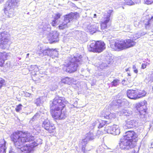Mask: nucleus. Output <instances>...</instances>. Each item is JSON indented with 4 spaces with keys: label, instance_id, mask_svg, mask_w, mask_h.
<instances>
[{
    "label": "nucleus",
    "instance_id": "nucleus-1",
    "mask_svg": "<svg viewBox=\"0 0 153 153\" xmlns=\"http://www.w3.org/2000/svg\"><path fill=\"white\" fill-rule=\"evenodd\" d=\"M65 98L57 96L50 101V111L52 117L56 120H62L67 116L66 112L63 111L65 107Z\"/></svg>",
    "mask_w": 153,
    "mask_h": 153
},
{
    "label": "nucleus",
    "instance_id": "nucleus-2",
    "mask_svg": "<svg viewBox=\"0 0 153 153\" xmlns=\"http://www.w3.org/2000/svg\"><path fill=\"white\" fill-rule=\"evenodd\" d=\"M10 138L14 145L17 147L34 139V137L28 131L23 130L14 131L10 136Z\"/></svg>",
    "mask_w": 153,
    "mask_h": 153
},
{
    "label": "nucleus",
    "instance_id": "nucleus-3",
    "mask_svg": "<svg viewBox=\"0 0 153 153\" xmlns=\"http://www.w3.org/2000/svg\"><path fill=\"white\" fill-rule=\"evenodd\" d=\"M125 134L120 139L119 144L121 150H126L132 148L134 143L137 142L138 137L137 134L134 131H126Z\"/></svg>",
    "mask_w": 153,
    "mask_h": 153
},
{
    "label": "nucleus",
    "instance_id": "nucleus-4",
    "mask_svg": "<svg viewBox=\"0 0 153 153\" xmlns=\"http://www.w3.org/2000/svg\"><path fill=\"white\" fill-rule=\"evenodd\" d=\"M80 62L79 58L75 56L69 58L68 62L63 65V70L69 73H73L76 71L78 66L77 63Z\"/></svg>",
    "mask_w": 153,
    "mask_h": 153
},
{
    "label": "nucleus",
    "instance_id": "nucleus-5",
    "mask_svg": "<svg viewBox=\"0 0 153 153\" xmlns=\"http://www.w3.org/2000/svg\"><path fill=\"white\" fill-rule=\"evenodd\" d=\"M19 0H9L7 1L5 5L3 11L4 13L8 17H11L14 14V8L18 6Z\"/></svg>",
    "mask_w": 153,
    "mask_h": 153
},
{
    "label": "nucleus",
    "instance_id": "nucleus-6",
    "mask_svg": "<svg viewBox=\"0 0 153 153\" xmlns=\"http://www.w3.org/2000/svg\"><path fill=\"white\" fill-rule=\"evenodd\" d=\"M106 48L105 44L102 41H93L88 47L89 51L94 53H100Z\"/></svg>",
    "mask_w": 153,
    "mask_h": 153
},
{
    "label": "nucleus",
    "instance_id": "nucleus-7",
    "mask_svg": "<svg viewBox=\"0 0 153 153\" xmlns=\"http://www.w3.org/2000/svg\"><path fill=\"white\" fill-rule=\"evenodd\" d=\"M113 12L111 10H109L107 11L106 14H105L103 17V21L100 22V27L101 31L104 32L106 31V29L108 27V23L110 21V17Z\"/></svg>",
    "mask_w": 153,
    "mask_h": 153
},
{
    "label": "nucleus",
    "instance_id": "nucleus-8",
    "mask_svg": "<svg viewBox=\"0 0 153 153\" xmlns=\"http://www.w3.org/2000/svg\"><path fill=\"white\" fill-rule=\"evenodd\" d=\"M110 46L114 51H121L124 49L123 39H116L111 43Z\"/></svg>",
    "mask_w": 153,
    "mask_h": 153
},
{
    "label": "nucleus",
    "instance_id": "nucleus-9",
    "mask_svg": "<svg viewBox=\"0 0 153 153\" xmlns=\"http://www.w3.org/2000/svg\"><path fill=\"white\" fill-rule=\"evenodd\" d=\"M42 126L50 133H53L55 132L56 128L54 125L49 120L44 121L42 124Z\"/></svg>",
    "mask_w": 153,
    "mask_h": 153
},
{
    "label": "nucleus",
    "instance_id": "nucleus-10",
    "mask_svg": "<svg viewBox=\"0 0 153 153\" xmlns=\"http://www.w3.org/2000/svg\"><path fill=\"white\" fill-rule=\"evenodd\" d=\"M105 133L115 135L120 133V130L118 126L114 125L110 127H108V128H105L104 130Z\"/></svg>",
    "mask_w": 153,
    "mask_h": 153
},
{
    "label": "nucleus",
    "instance_id": "nucleus-11",
    "mask_svg": "<svg viewBox=\"0 0 153 153\" xmlns=\"http://www.w3.org/2000/svg\"><path fill=\"white\" fill-rule=\"evenodd\" d=\"M9 40L6 36V34L3 32L0 33V47L5 49L8 45Z\"/></svg>",
    "mask_w": 153,
    "mask_h": 153
},
{
    "label": "nucleus",
    "instance_id": "nucleus-12",
    "mask_svg": "<svg viewBox=\"0 0 153 153\" xmlns=\"http://www.w3.org/2000/svg\"><path fill=\"white\" fill-rule=\"evenodd\" d=\"M135 108L140 115H144L146 113V106L143 103H138L136 105Z\"/></svg>",
    "mask_w": 153,
    "mask_h": 153
},
{
    "label": "nucleus",
    "instance_id": "nucleus-13",
    "mask_svg": "<svg viewBox=\"0 0 153 153\" xmlns=\"http://www.w3.org/2000/svg\"><path fill=\"white\" fill-rule=\"evenodd\" d=\"M124 49H126L134 46L136 42L131 39H123Z\"/></svg>",
    "mask_w": 153,
    "mask_h": 153
},
{
    "label": "nucleus",
    "instance_id": "nucleus-14",
    "mask_svg": "<svg viewBox=\"0 0 153 153\" xmlns=\"http://www.w3.org/2000/svg\"><path fill=\"white\" fill-rule=\"evenodd\" d=\"M137 123L134 120H128L126 121L125 126L127 128H133L137 127Z\"/></svg>",
    "mask_w": 153,
    "mask_h": 153
},
{
    "label": "nucleus",
    "instance_id": "nucleus-15",
    "mask_svg": "<svg viewBox=\"0 0 153 153\" xmlns=\"http://www.w3.org/2000/svg\"><path fill=\"white\" fill-rule=\"evenodd\" d=\"M137 89H129L127 91V97L130 99L136 100L137 99Z\"/></svg>",
    "mask_w": 153,
    "mask_h": 153
},
{
    "label": "nucleus",
    "instance_id": "nucleus-16",
    "mask_svg": "<svg viewBox=\"0 0 153 153\" xmlns=\"http://www.w3.org/2000/svg\"><path fill=\"white\" fill-rule=\"evenodd\" d=\"M7 53L5 52H0V67H3L5 61L7 59Z\"/></svg>",
    "mask_w": 153,
    "mask_h": 153
},
{
    "label": "nucleus",
    "instance_id": "nucleus-17",
    "mask_svg": "<svg viewBox=\"0 0 153 153\" xmlns=\"http://www.w3.org/2000/svg\"><path fill=\"white\" fill-rule=\"evenodd\" d=\"M21 153H30L32 151L29 144H26L19 148Z\"/></svg>",
    "mask_w": 153,
    "mask_h": 153
},
{
    "label": "nucleus",
    "instance_id": "nucleus-18",
    "mask_svg": "<svg viewBox=\"0 0 153 153\" xmlns=\"http://www.w3.org/2000/svg\"><path fill=\"white\" fill-rule=\"evenodd\" d=\"M89 30V32L91 34L100 31L99 24L96 23L90 26Z\"/></svg>",
    "mask_w": 153,
    "mask_h": 153
},
{
    "label": "nucleus",
    "instance_id": "nucleus-19",
    "mask_svg": "<svg viewBox=\"0 0 153 153\" xmlns=\"http://www.w3.org/2000/svg\"><path fill=\"white\" fill-rule=\"evenodd\" d=\"M6 141L4 139L0 140V153H6Z\"/></svg>",
    "mask_w": 153,
    "mask_h": 153
},
{
    "label": "nucleus",
    "instance_id": "nucleus-20",
    "mask_svg": "<svg viewBox=\"0 0 153 153\" xmlns=\"http://www.w3.org/2000/svg\"><path fill=\"white\" fill-rule=\"evenodd\" d=\"M74 79L68 77H65L61 79V83L69 85L72 84L73 82Z\"/></svg>",
    "mask_w": 153,
    "mask_h": 153
},
{
    "label": "nucleus",
    "instance_id": "nucleus-21",
    "mask_svg": "<svg viewBox=\"0 0 153 153\" xmlns=\"http://www.w3.org/2000/svg\"><path fill=\"white\" fill-rule=\"evenodd\" d=\"M73 16L72 13V12L70 13L69 14L65 15L64 20L67 23L70 22L73 19Z\"/></svg>",
    "mask_w": 153,
    "mask_h": 153
},
{
    "label": "nucleus",
    "instance_id": "nucleus-22",
    "mask_svg": "<svg viewBox=\"0 0 153 153\" xmlns=\"http://www.w3.org/2000/svg\"><path fill=\"white\" fill-rule=\"evenodd\" d=\"M137 99L144 97L146 94V92L144 90L137 89Z\"/></svg>",
    "mask_w": 153,
    "mask_h": 153
},
{
    "label": "nucleus",
    "instance_id": "nucleus-23",
    "mask_svg": "<svg viewBox=\"0 0 153 153\" xmlns=\"http://www.w3.org/2000/svg\"><path fill=\"white\" fill-rule=\"evenodd\" d=\"M67 22H65L64 20L58 26V28L59 30H63L66 28L68 27Z\"/></svg>",
    "mask_w": 153,
    "mask_h": 153
},
{
    "label": "nucleus",
    "instance_id": "nucleus-24",
    "mask_svg": "<svg viewBox=\"0 0 153 153\" xmlns=\"http://www.w3.org/2000/svg\"><path fill=\"white\" fill-rule=\"evenodd\" d=\"M126 100L125 99H119L116 101V105L118 106H121L123 104H125Z\"/></svg>",
    "mask_w": 153,
    "mask_h": 153
},
{
    "label": "nucleus",
    "instance_id": "nucleus-25",
    "mask_svg": "<svg viewBox=\"0 0 153 153\" xmlns=\"http://www.w3.org/2000/svg\"><path fill=\"white\" fill-rule=\"evenodd\" d=\"M110 123V122H108L107 121L102 120L101 122L99 123L98 128H101L103 127L105 125L109 124Z\"/></svg>",
    "mask_w": 153,
    "mask_h": 153
},
{
    "label": "nucleus",
    "instance_id": "nucleus-26",
    "mask_svg": "<svg viewBox=\"0 0 153 153\" xmlns=\"http://www.w3.org/2000/svg\"><path fill=\"white\" fill-rule=\"evenodd\" d=\"M82 144L83 143H85V145H83L82 146L81 149L83 153H85L86 152L85 150V146H86V144L87 143V140H85V139H83L82 140V142H81Z\"/></svg>",
    "mask_w": 153,
    "mask_h": 153
},
{
    "label": "nucleus",
    "instance_id": "nucleus-27",
    "mask_svg": "<svg viewBox=\"0 0 153 153\" xmlns=\"http://www.w3.org/2000/svg\"><path fill=\"white\" fill-rule=\"evenodd\" d=\"M120 82V80L118 79H114L111 82V85L112 86H117L118 85Z\"/></svg>",
    "mask_w": 153,
    "mask_h": 153
},
{
    "label": "nucleus",
    "instance_id": "nucleus-28",
    "mask_svg": "<svg viewBox=\"0 0 153 153\" xmlns=\"http://www.w3.org/2000/svg\"><path fill=\"white\" fill-rule=\"evenodd\" d=\"M51 51H52V49L48 48L44 50L43 51L42 53L44 55L48 56L50 54V53Z\"/></svg>",
    "mask_w": 153,
    "mask_h": 153
},
{
    "label": "nucleus",
    "instance_id": "nucleus-29",
    "mask_svg": "<svg viewBox=\"0 0 153 153\" xmlns=\"http://www.w3.org/2000/svg\"><path fill=\"white\" fill-rule=\"evenodd\" d=\"M151 19H146V22L145 23V27L147 29L149 28L151 25Z\"/></svg>",
    "mask_w": 153,
    "mask_h": 153
},
{
    "label": "nucleus",
    "instance_id": "nucleus-30",
    "mask_svg": "<svg viewBox=\"0 0 153 153\" xmlns=\"http://www.w3.org/2000/svg\"><path fill=\"white\" fill-rule=\"evenodd\" d=\"M72 13L73 16V19L76 20L80 17V15L79 13L77 12L74 13L72 12Z\"/></svg>",
    "mask_w": 153,
    "mask_h": 153
},
{
    "label": "nucleus",
    "instance_id": "nucleus-31",
    "mask_svg": "<svg viewBox=\"0 0 153 153\" xmlns=\"http://www.w3.org/2000/svg\"><path fill=\"white\" fill-rule=\"evenodd\" d=\"M5 81L2 78H0V89L5 85Z\"/></svg>",
    "mask_w": 153,
    "mask_h": 153
},
{
    "label": "nucleus",
    "instance_id": "nucleus-32",
    "mask_svg": "<svg viewBox=\"0 0 153 153\" xmlns=\"http://www.w3.org/2000/svg\"><path fill=\"white\" fill-rule=\"evenodd\" d=\"M22 105L21 104H19L17 105L15 108V110L17 112H19L22 109Z\"/></svg>",
    "mask_w": 153,
    "mask_h": 153
},
{
    "label": "nucleus",
    "instance_id": "nucleus-33",
    "mask_svg": "<svg viewBox=\"0 0 153 153\" xmlns=\"http://www.w3.org/2000/svg\"><path fill=\"white\" fill-rule=\"evenodd\" d=\"M125 3L127 5H132L134 4V2L132 0H126Z\"/></svg>",
    "mask_w": 153,
    "mask_h": 153
},
{
    "label": "nucleus",
    "instance_id": "nucleus-34",
    "mask_svg": "<svg viewBox=\"0 0 153 153\" xmlns=\"http://www.w3.org/2000/svg\"><path fill=\"white\" fill-rule=\"evenodd\" d=\"M144 2L145 4H153V0H144Z\"/></svg>",
    "mask_w": 153,
    "mask_h": 153
},
{
    "label": "nucleus",
    "instance_id": "nucleus-35",
    "mask_svg": "<svg viewBox=\"0 0 153 153\" xmlns=\"http://www.w3.org/2000/svg\"><path fill=\"white\" fill-rule=\"evenodd\" d=\"M57 20L54 19L52 21L51 24V25L53 27H56L57 25Z\"/></svg>",
    "mask_w": 153,
    "mask_h": 153
},
{
    "label": "nucleus",
    "instance_id": "nucleus-36",
    "mask_svg": "<svg viewBox=\"0 0 153 153\" xmlns=\"http://www.w3.org/2000/svg\"><path fill=\"white\" fill-rule=\"evenodd\" d=\"M62 14L59 13H57L55 14V17H54V19L57 20L60 18Z\"/></svg>",
    "mask_w": 153,
    "mask_h": 153
},
{
    "label": "nucleus",
    "instance_id": "nucleus-37",
    "mask_svg": "<svg viewBox=\"0 0 153 153\" xmlns=\"http://www.w3.org/2000/svg\"><path fill=\"white\" fill-rule=\"evenodd\" d=\"M29 145L31 146V148L32 149V151H33V148L37 146L38 145V144L36 142H34L32 143L31 144Z\"/></svg>",
    "mask_w": 153,
    "mask_h": 153
},
{
    "label": "nucleus",
    "instance_id": "nucleus-38",
    "mask_svg": "<svg viewBox=\"0 0 153 153\" xmlns=\"http://www.w3.org/2000/svg\"><path fill=\"white\" fill-rule=\"evenodd\" d=\"M31 71H33L34 72L37 71L38 69V67L36 66H32L31 67Z\"/></svg>",
    "mask_w": 153,
    "mask_h": 153
},
{
    "label": "nucleus",
    "instance_id": "nucleus-39",
    "mask_svg": "<svg viewBox=\"0 0 153 153\" xmlns=\"http://www.w3.org/2000/svg\"><path fill=\"white\" fill-rule=\"evenodd\" d=\"M132 68L134 69V72L136 74H137L138 73V71L136 65H133L132 66Z\"/></svg>",
    "mask_w": 153,
    "mask_h": 153
},
{
    "label": "nucleus",
    "instance_id": "nucleus-40",
    "mask_svg": "<svg viewBox=\"0 0 153 153\" xmlns=\"http://www.w3.org/2000/svg\"><path fill=\"white\" fill-rule=\"evenodd\" d=\"M149 64V63H148V64H147V62L146 63H143L142 64L141 68L142 69H144L146 68V66L148 65Z\"/></svg>",
    "mask_w": 153,
    "mask_h": 153
},
{
    "label": "nucleus",
    "instance_id": "nucleus-41",
    "mask_svg": "<svg viewBox=\"0 0 153 153\" xmlns=\"http://www.w3.org/2000/svg\"><path fill=\"white\" fill-rule=\"evenodd\" d=\"M111 114L110 113L108 115H106V116H105V117L106 118L111 119H112V118L111 117Z\"/></svg>",
    "mask_w": 153,
    "mask_h": 153
},
{
    "label": "nucleus",
    "instance_id": "nucleus-42",
    "mask_svg": "<svg viewBox=\"0 0 153 153\" xmlns=\"http://www.w3.org/2000/svg\"><path fill=\"white\" fill-rule=\"evenodd\" d=\"M127 81L126 79H124L122 81V83L123 85H126L128 84Z\"/></svg>",
    "mask_w": 153,
    "mask_h": 153
},
{
    "label": "nucleus",
    "instance_id": "nucleus-43",
    "mask_svg": "<svg viewBox=\"0 0 153 153\" xmlns=\"http://www.w3.org/2000/svg\"><path fill=\"white\" fill-rule=\"evenodd\" d=\"M151 147L152 148H153V140H152L151 144Z\"/></svg>",
    "mask_w": 153,
    "mask_h": 153
},
{
    "label": "nucleus",
    "instance_id": "nucleus-44",
    "mask_svg": "<svg viewBox=\"0 0 153 153\" xmlns=\"http://www.w3.org/2000/svg\"><path fill=\"white\" fill-rule=\"evenodd\" d=\"M94 18H96L97 17V15L96 14H94Z\"/></svg>",
    "mask_w": 153,
    "mask_h": 153
},
{
    "label": "nucleus",
    "instance_id": "nucleus-45",
    "mask_svg": "<svg viewBox=\"0 0 153 153\" xmlns=\"http://www.w3.org/2000/svg\"><path fill=\"white\" fill-rule=\"evenodd\" d=\"M127 74L128 76H131V73H128Z\"/></svg>",
    "mask_w": 153,
    "mask_h": 153
},
{
    "label": "nucleus",
    "instance_id": "nucleus-46",
    "mask_svg": "<svg viewBox=\"0 0 153 153\" xmlns=\"http://www.w3.org/2000/svg\"><path fill=\"white\" fill-rule=\"evenodd\" d=\"M151 29L152 30V32H153V24L152 25V27H151Z\"/></svg>",
    "mask_w": 153,
    "mask_h": 153
},
{
    "label": "nucleus",
    "instance_id": "nucleus-47",
    "mask_svg": "<svg viewBox=\"0 0 153 153\" xmlns=\"http://www.w3.org/2000/svg\"><path fill=\"white\" fill-rule=\"evenodd\" d=\"M129 71V68H126V71Z\"/></svg>",
    "mask_w": 153,
    "mask_h": 153
},
{
    "label": "nucleus",
    "instance_id": "nucleus-48",
    "mask_svg": "<svg viewBox=\"0 0 153 153\" xmlns=\"http://www.w3.org/2000/svg\"><path fill=\"white\" fill-rule=\"evenodd\" d=\"M150 19H153V16H152L151 18H150Z\"/></svg>",
    "mask_w": 153,
    "mask_h": 153
},
{
    "label": "nucleus",
    "instance_id": "nucleus-49",
    "mask_svg": "<svg viewBox=\"0 0 153 153\" xmlns=\"http://www.w3.org/2000/svg\"><path fill=\"white\" fill-rule=\"evenodd\" d=\"M27 94H29V96H30L31 95V94L29 93H27Z\"/></svg>",
    "mask_w": 153,
    "mask_h": 153
},
{
    "label": "nucleus",
    "instance_id": "nucleus-50",
    "mask_svg": "<svg viewBox=\"0 0 153 153\" xmlns=\"http://www.w3.org/2000/svg\"><path fill=\"white\" fill-rule=\"evenodd\" d=\"M29 54V53L27 54V57L28 56Z\"/></svg>",
    "mask_w": 153,
    "mask_h": 153
},
{
    "label": "nucleus",
    "instance_id": "nucleus-51",
    "mask_svg": "<svg viewBox=\"0 0 153 153\" xmlns=\"http://www.w3.org/2000/svg\"><path fill=\"white\" fill-rule=\"evenodd\" d=\"M9 153H13L12 151H10L9 152Z\"/></svg>",
    "mask_w": 153,
    "mask_h": 153
},
{
    "label": "nucleus",
    "instance_id": "nucleus-52",
    "mask_svg": "<svg viewBox=\"0 0 153 153\" xmlns=\"http://www.w3.org/2000/svg\"><path fill=\"white\" fill-rule=\"evenodd\" d=\"M135 153V152H133V153Z\"/></svg>",
    "mask_w": 153,
    "mask_h": 153
}]
</instances>
